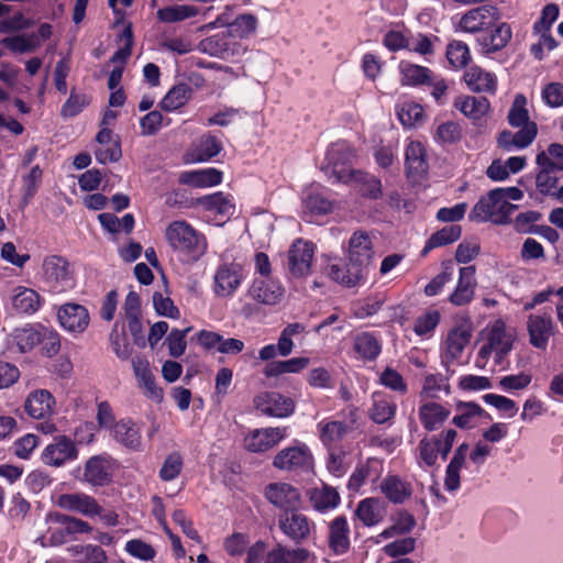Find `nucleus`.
<instances>
[{
  "label": "nucleus",
  "instance_id": "obj_1",
  "mask_svg": "<svg viewBox=\"0 0 563 563\" xmlns=\"http://www.w3.org/2000/svg\"><path fill=\"white\" fill-rule=\"evenodd\" d=\"M373 256L374 250L371 235L363 230L355 231L349 241V263L345 267L331 264L328 275L336 283L346 287H354L364 278L365 271L371 264Z\"/></svg>",
  "mask_w": 563,
  "mask_h": 563
},
{
  "label": "nucleus",
  "instance_id": "obj_2",
  "mask_svg": "<svg viewBox=\"0 0 563 563\" xmlns=\"http://www.w3.org/2000/svg\"><path fill=\"white\" fill-rule=\"evenodd\" d=\"M538 173L536 186L540 194L551 196L563 177V145L552 143L545 151H541L536 157Z\"/></svg>",
  "mask_w": 563,
  "mask_h": 563
},
{
  "label": "nucleus",
  "instance_id": "obj_3",
  "mask_svg": "<svg viewBox=\"0 0 563 563\" xmlns=\"http://www.w3.org/2000/svg\"><path fill=\"white\" fill-rule=\"evenodd\" d=\"M354 157L352 146L344 141H338L329 146L320 169L333 184H351L350 175L355 170L352 168Z\"/></svg>",
  "mask_w": 563,
  "mask_h": 563
},
{
  "label": "nucleus",
  "instance_id": "obj_4",
  "mask_svg": "<svg viewBox=\"0 0 563 563\" xmlns=\"http://www.w3.org/2000/svg\"><path fill=\"white\" fill-rule=\"evenodd\" d=\"M166 239L169 245L186 255L188 261H197L207 249L205 236L184 220L174 221L167 227Z\"/></svg>",
  "mask_w": 563,
  "mask_h": 563
},
{
  "label": "nucleus",
  "instance_id": "obj_5",
  "mask_svg": "<svg viewBox=\"0 0 563 563\" xmlns=\"http://www.w3.org/2000/svg\"><path fill=\"white\" fill-rule=\"evenodd\" d=\"M515 338V331L507 328L504 321H495L488 330L487 342L478 351L475 365L484 368L493 352H495L496 363L500 364L511 351Z\"/></svg>",
  "mask_w": 563,
  "mask_h": 563
},
{
  "label": "nucleus",
  "instance_id": "obj_6",
  "mask_svg": "<svg viewBox=\"0 0 563 563\" xmlns=\"http://www.w3.org/2000/svg\"><path fill=\"white\" fill-rule=\"evenodd\" d=\"M117 470L115 460L107 453L89 457L84 465V471L78 479L92 487H103L112 482Z\"/></svg>",
  "mask_w": 563,
  "mask_h": 563
},
{
  "label": "nucleus",
  "instance_id": "obj_7",
  "mask_svg": "<svg viewBox=\"0 0 563 563\" xmlns=\"http://www.w3.org/2000/svg\"><path fill=\"white\" fill-rule=\"evenodd\" d=\"M43 272L45 282L55 292H62L74 287V272L69 262L59 255H52L44 260Z\"/></svg>",
  "mask_w": 563,
  "mask_h": 563
},
{
  "label": "nucleus",
  "instance_id": "obj_8",
  "mask_svg": "<svg viewBox=\"0 0 563 563\" xmlns=\"http://www.w3.org/2000/svg\"><path fill=\"white\" fill-rule=\"evenodd\" d=\"M500 19L497 7L483 4L468 10L460 20L459 26L468 33H477L493 27Z\"/></svg>",
  "mask_w": 563,
  "mask_h": 563
},
{
  "label": "nucleus",
  "instance_id": "obj_9",
  "mask_svg": "<svg viewBox=\"0 0 563 563\" xmlns=\"http://www.w3.org/2000/svg\"><path fill=\"white\" fill-rule=\"evenodd\" d=\"M254 405L263 415L276 418L290 416L295 410L291 398L277 391H265L254 398Z\"/></svg>",
  "mask_w": 563,
  "mask_h": 563
},
{
  "label": "nucleus",
  "instance_id": "obj_10",
  "mask_svg": "<svg viewBox=\"0 0 563 563\" xmlns=\"http://www.w3.org/2000/svg\"><path fill=\"white\" fill-rule=\"evenodd\" d=\"M78 449L76 443L66 435H57L54 441L48 444L43 453L42 461L49 466L59 467L68 461L76 460Z\"/></svg>",
  "mask_w": 563,
  "mask_h": 563
},
{
  "label": "nucleus",
  "instance_id": "obj_11",
  "mask_svg": "<svg viewBox=\"0 0 563 563\" xmlns=\"http://www.w3.org/2000/svg\"><path fill=\"white\" fill-rule=\"evenodd\" d=\"M313 244L297 239L288 251L287 267L292 277H303L310 272L313 258Z\"/></svg>",
  "mask_w": 563,
  "mask_h": 563
},
{
  "label": "nucleus",
  "instance_id": "obj_12",
  "mask_svg": "<svg viewBox=\"0 0 563 563\" xmlns=\"http://www.w3.org/2000/svg\"><path fill=\"white\" fill-rule=\"evenodd\" d=\"M311 453L307 445L297 444L280 450L273 460V466L280 471H297L308 468L311 464Z\"/></svg>",
  "mask_w": 563,
  "mask_h": 563
},
{
  "label": "nucleus",
  "instance_id": "obj_13",
  "mask_svg": "<svg viewBox=\"0 0 563 563\" xmlns=\"http://www.w3.org/2000/svg\"><path fill=\"white\" fill-rule=\"evenodd\" d=\"M287 428H264L255 429L244 439V445L247 451L254 453L265 452L276 446L286 438Z\"/></svg>",
  "mask_w": 563,
  "mask_h": 563
},
{
  "label": "nucleus",
  "instance_id": "obj_14",
  "mask_svg": "<svg viewBox=\"0 0 563 563\" xmlns=\"http://www.w3.org/2000/svg\"><path fill=\"white\" fill-rule=\"evenodd\" d=\"M243 269L240 264H222L214 275V292L219 297H230L241 285Z\"/></svg>",
  "mask_w": 563,
  "mask_h": 563
},
{
  "label": "nucleus",
  "instance_id": "obj_15",
  "mask_svg": "<svg viewBox=\"0 0 563 563\" xmlns=\"http://www.w3.org/2000/svg\"><path fill=\"white\" fill-rule=\"evenodd\" d=\"M285 288L271 278H255L247 290V296L257 303L274 306L284 297Z\"/></svg>",
  "mask_w": 563,
  "mask_h": 563
},
{
  "label": "nucleus",
  "instance_id": "obj_16",
  "mask_svg": "<svg viewBox=\"0 0 563 563\" xmlns=\"http://www.w3.org/2000/svg\"><path fill=\"white\" fill-rule=\"evenodd\" d=\"M56 505L62 509L87 517L100 516L102 512V507L97 500L85 493L62 494L58 496Z\"/></svg>",
  "mask_w": 563,
  "mask_h": 563
},
{
  "label": "nucleus",
  "instance_id": "obj_17",
  "mask_svg": "<svg viewBox=\"0 0 563 563\" xmlns=\"http://www.w3.org/2000/svg\"><path fill=\"white\" fill-rule=\"evenodd\" d=\"M504 206L503 200L497 201L496 199H490V191L487 196L482 197L473 207L468 214V219L475 222H492L494 224H506L510 221V216L512 214L511 210H507L504 214L503 220H498L499 208Z\"/></svg>",
  "mask_w": 563,
  "mask_h": 563
},
{
  "label": "nucleus",
  "instance_id": "obj_18",
  "mask_svg": "<svg viewBox=\"0 0 563 563\" xmlns=\"http://www.w3.org/2000/svg\"><path fill=\"white\" fill-rule=\"evenodd\" d=\"M112 439L123 448L137 452L142 450L141 429L131 418L120 419L110 430Z\"/></svg>",
  "mask_w": 563,
  "mask_h": 563
},
{
  "label": "nucleus",
  "instance_id": "obj_19",
  "mask_svg": "<svg viewBox=\"0 0 563 563\" xmlns=\"http://www.w3.org/2000/svg\"><path fill=\"white\" fill-rule=\"evenodd\" d=\"M357 420L356 410L350 412V422L338 420H323L318 423L320 440L325 446L331 448L333 444L340 442L350 431L354 429Z\"/></svg>",
  "mask_w": 563,
  "mask_h": 563
},
{
  "label": "nucleus",
  "instance_id": "obj_20",
  "mask_svg": "<svg viewBox=\"0 0 563 563\" xmlns=\"http://www.w3.org/2000/svg\"><path fill=\"white\" fill-rule=\"evenodd\" d=\"M265 496L274 506L285 511L297 508L300 494L297 488L287 483H273L265 489Z\"/></svg>",
  "mask_w": 563,
  "mask_h": 563
},
{
  "label": "nucleus",
  "instance_id": "obj_21",
  "mask_svg": "<svg viewBox=\"0 0 563 563\" xmlns=\"http://www.w3.org/2000/svg\"><path fill=\"white\" fill-rule=\"evenodd\" d=\"M60 325L75 333L84 332L89 324L88 310L78 303H65L58 310Z\"/></svg>",
  "mask_w": 563,
  "mask_h": 563
},
{
  "label": "nucleus",
  "instance_id": "obj_22",
  "mask_svg": "<svg viewBox=\"0 0 563 563\" xmlns=\"http://www.w3.org/2000/svg\"><path fill=\"white\" fill-rule=\"evenodd\" d=\"M279 529L296 544L306 540L310 534L308 518L299 512L285 514L278 518Z\"/></svg>",
  "mask_w": 563,
  "mask_h": 563
},
{
  "label": "nucleus",
  "instance_id": "obj_23",
  "mask_svg": "<svg viewBox=\"0 0 563 563\" xmlns=\"http://www.w3.org/2000/svg\"><path fill=\"white\" fill-rule=\"evenodd\" d=\"M537 133L538 126L536 123H529L516 133L503 131L497 139L498 146L507 152L526 148L534 141Z\"/></svg>",
  "mask_w": 563,
  "mask_h": 563
},
{
  "label": "nucleus",
  "instance_id": "obj_24",
  "mask_svg": "<svg viewBox=\"0 0 563 563\" xmlns=\"http://www.w3.org/2000/svg\"><path fill=\"white\" fill-rule=\"evenodd\" d=\"M530 336V343L537 347L544 350L548 341L553 335V321L549 316L530 314L527 322Z\"/></svg>",
  "mask_w": 563,
  "mask_h": 563
},
{
  "label": "nucleus",
  "instance_id": "obj_25",
  "mask_svg": "<svg viewBox=\"0 0 563 563\" xmlns=\"http://www.w3.org/2000/svg\"><path fill=\"white\" fill-rule=\"evenodd\" d=\"M475 266H466L460 269V277L454 292L449 300L454 306H464L472 301L476 287Z\"/></svg>",
  "mask_w": 563,
  "mask_h": 563
},
{
  "label": "nucleus",
  "instance_id": "obj_26",
  "mask_svg": "<svg viewBox=\"0 0 563 563\" xmlns=\"http://www.w3.org/2000/svg\"><path fill=\"white\" fill-rule=\"evenodd\" d=\"M355 516L366 527L378 525L387 514L384 500L369 497L361 500L355 509Z\"/></svg>",
  "mask_w": 563,
  "mask_h": 563
},
{
  "label": "nucleus",
  "instance_id": "obj_27",
  "mask_svg": "<svg viewBox=\"0 0 563 563\" xmlns=\"http://www.w3.org/2000/svg\"><path fill=\"white\" fill-rule=\"evenodd\" d=\"M328 542L336 554L346 553L350 549V527L344 516H338L330 521Z\"/></svg>",
  "mask_w": 563,
  "mask_h": 563
},
{
  "label": "nucleus",
  "instance_id": "obj_28",
  "mask_svg": "<svg viewBox=\"0 0 563 563\" xmlns=\"http://www.w3.org/2000/svg\"><path fill=\"white\" fill-rule=\"evenodd\" d=\"M54 397L46 389L31 393L24 404L25 412L34 419H45L53 412Z\"/></svg>",
  "mask_w": 563,
  "mask_h": 563
},
{
  "label": "nucleus",
  "instance_id": "obj_29",
  "mask_svg": "<svg viewBox=\"0 0 563 563\" xmlns=\"http://www.w3.org/2000/svg\"><path fill=\"white\" fill-rule=\"evenodd\" d=\"M235 42L224 31L202 40L199 49L210 56L227 58L234 54Z\"/></svg>",
  "mask_w": 563,
  "mask_h": 563
},
{
  "label": "nucleus",
  "instance_id": "obj_30",
  "mask_svg": "<svg viewBox=\"0 0 563 563\" xmlns=\"http://www.w3.org/2000/svg\"><path fill=\"white\" fill-rule=\"evenodd\" d=\"M350 176V185H353L364 198L371 200L382 198V181L378 177L361 169L354 170Z\"/></svg>",
  "mask_w": 563,
  "mask_h": 563
},
{
  "label": "nucleus",
  "instance_id": "obj_31",
  "mask_svg": "<svg viewBox=\"0 0 563 563\" xmlns=\"http://www.w3.org/2000/svg\"><path fill=\"white\" fill-rule=\"evenodd\" d=\"M132 367L134 375L145 389V395L157 402L162 401L163 390L156 386L148 362L144 358L136 357L132 360Z\"/></svg>",
  "mask_w": 563,
  "mask_h": 563
},
{
  "label": "nucleus",
  "instance_id": "obj_32",
  "mask_svg": "<svg viewBox=\"0 0 563 563\" xmlns=\"http://www.w3.org/2000/svg\"><path fill=\"white\" fill-rule=\"evenodd\" d=\"M308 496L312 507L321 512L336 508L341 501L338 490L328 484L309 489Z\"/></svg>",
  "mask_w": 563,
  "mask_h": 563
},
{
  "label": "nucleus",
  "instance_id": "obj_33",
  "mask_svg": "<svg viewBox=\"0 0 563 563\" xmlns=\"http://www.w3.org/2000/svg\"><path fill=\"white\" fill-rule=\"evenodd\" d=\"M464 80L467 87L474 92L495 93L496 91V76L478 66H473L466 70L464 74Z\"/></svg>",
  "mask_w": 563,
  "mask_h": 563
},
{
  "label": "nucleus",
  "instance_id": "obj_34",
  "mask_svg": "<svg viewBox=\"0 0 563 563\" xmlns=\"http://www.w3.org/2000/svg\"><path fill=\"white\" fill-rule=\"evenodd\" d=\"M399 71L400 82L404 86L418 87L432 84L433 73L428 67L401 62Z\"/></svg>",
  "mask_w": 563,
  "mask_h": 563
},
{
  "label": "nucleus",
  "instance_id": "obj_35",
  "mask_svg": "<svg viewBox=\"0 0 563 563\" xmlns=\"http://www.w3.org/2000/svg\"><path fill=\"white\" fill-rule=\"evenodd\" d=\"M11 306L15 313H34L40 308V295L31 288L16 286L11 296Z\"/></svg>",
  "mask_w": 563,
  "mask_h": 563
},
{
  "label": "nucleus",
  "instance_id": "obj_36",
  "mask_svg": "<svg viewBox=\"0 0 563 563\" xmlns=\"http://www.w3.org/2000/svg\"><path fill=\"white\" fill-rule=\"evenodd\" d=\"M41 331L32 325L14 329L8 336V344L11 349L15 347L19 352L31 351L41 342Z\"/></svg>",
  "mask_w": 563,
  "mask_h": 563
},
{
  "label": "nucleus",
  "instance_id": "obj_37",
  "mask_svg": "<svg viewBox=\"0 0 563 563\" xmlns=\"http://www.w3.org/2000/svg\"><path fill=\"white\" fill-rule=\"evenodd\" d=\"M380 490L393 504H402L411 496L410 484L397 475H388L380 483Z\"/></svg>",
  "mask_w": 563,
  "mask_h": 563
},
{
  "label": "nucleus",
  "instance_id": "obj_38",
  "mask_svg": "<svg viewBox=\"0 0 563 563\" xmlns=\"http://www.w3.org/2000/svg\"><path fill=\"white\" fill-rule=\"evenodd\" d=\"M450 410L438 402H427L419 408V418L428 431L438 430L449 418Z\"/></svg>",
  "mask_w": 563,
  "mask_h": 563
},
{
  "label": "nucleus",
  "instance_id": "obj_39",
  "mask_svg": "<svg viewBox=\"0 0 563 563\" xmlns=\"http://www.w3.org/2000/svg\"><path fill=\"white\" fill-rule=\"evenodd\" d=\"M454 106L465 117L473 121L481 120L489 110L490 103L485 97H460L454 101Z\"/></svg>",
  "mask_w": 563,
  "mask_h": 563
},
{
  "label": "nucleus",
  "instance_id": "obj_40",
  "mask_svg": "<svg viewBox=\"0 0 563 563\" xmlns=\"http://www.w3.org/2000/svg\"><path fill=\"white\" fill-rule=\"evenodd\" d=\"M405 164L408 175L421 176L428 170L426 150L420 142H410L406 147Z\"/></svg>",
  "mask_w": 563,
  "mask_h": 563
},
{
  "label": "nucleus",
  "instance_id": "obj_41",
  "mask_svg": "<svg viewBox=\"0 0 563 563\" xmlns=\"http://www.w3.org/2000/svg\"><path fill=\"white\" fill-rule=\"evenodd\" d=\"M67 552L77 563H107L106 551L97 544H74L67 548Z\"/></svg>",
  "mask_w": 563,
  "mask_h": 563
},
{
  "label": "nucleus",
  "instance_id": "obj_42",
  "mask_svg": "<svg viewBox=\"0 0 563 563\" xmlns=\"http://www.w3.org/2000/svg\"><path fill=\"white\" fill-rule=\"evenodd\" d=\"M493 27L494 30L489 35H484L478 38L485 53H494L503 49L511 38V29L507 23L495 24Z\"/></svg>",
  "mask_w": 563,
  "mask_h": 563
},
{
  "label": "nucleus",
  "instance_id": "obj_43",
  "mask_svg": "<svg viewBox=\"0 0 563 563\" xmlns=\"http://www.w3.org/2000/svg\"><path fill=\"white\" fill-rule=\"evenodd\" d=\"M179 180L194 187L216 186L222 181V173L216 168L186 172L180 175Z\"/></svg>",
  "mask_w": 563,
  "mask_h": 563
},
{
  "label": "nucleus",
  "instance_id": "obj_44",
  "mask_svg": "<svg viewBox=\"0 0 563 563\" xmlns=\"http://www.w3.org/2000/svg\"><path fill=\"white\" fill-rule=\"evenodd\" d=\"M472 333L468 329L459 327L451 330L446 336L445 357L449 361L457 360L471 340Z\"/></svg>",
  "mask_w": 563,
  "mask_h": 563
},
{
  "label": "nucleus",
  "instance_id": "obj_45",
  "mask_svg": "<svg viewBox=\"0 0 563 563\" xmlns=\"http://www.w3.org/2000/svg\"><path fill=\"white\" fill-rule=\"evenodd\" d=\"M197 203L202 206L206 210L214 212L220 216L229 217L234 211V205L221 191L200 197L197 199Z\"/></svg>",
  "mask_w": 563,
  "mask_h": 563
},
{
  "label": "nucleus",
  "instance_id": "obj_46",
  "mask_svg": "<svg viewBox=\"0 0 563 563\" xmlns=\"http://www.w3.org/2000/svg\"><path fill=\"white\" fill-rule=\"evenodd\" d=\"M192 88L188 84H178L174 86L161 101V107L165 111H173L183 107L191 97Z\"/></svg>",
  "mask_w": 563,
  "mask_h": 563
},
{
  "label": "nucleus",
  "instance_id": "obj_47",
  "mask_svg": "<svg viewBox=\"0 0 563 563\" xmlns=\"http://www.w3.org/2000/svg\"><path fill=\"white\" fill-rule=\"evenodd\" d=\"M462 228L457 224L446 225L438 232L433 233L426 243L422 251L427 254L430 250L444 246L457 241L461 238Z\"/></svg>",
  "mask_w": 563,
  "mask_h": 563
},
{
  "label": "nucleus",
  "instance_id": "obj_48",
  "mask_svg": "<svg viewBox=\"0 0 563 563\" xmlns=\"http://www.w3.org/2000/svg\"><path fill=\"white\" fill-rule=\"evenodd\" d=\"M1 44L9 48L11 52L19 54L33 53L41 45L38 41V35H36L35 33L30 35H16L4 37L1 40Z\"/></svg>",
  "mask_w": 563,
  "mask_h": 563
},
{
  "label": "nucleus",
  "instance_id": "obj_49",
  "mask_svg": "<svg viewBox=\"0 0 563 563\" xmlns=\"http://www.w3.org/2000/svg\"><path fill=\"white\" fill-rule=\"evenodd\" d=\"M354 350L365 360L374 361L380 354L382 346L378 340L368 332L356 335Z\"/></svg>",
  "mask_w": 563,
  "mask_h": 563
},
{
  "label": "nucleus",
  "instance_id": "obj_50",
  "mask_svg": "<svg viewBox=\"0 0 563 563\" xmlns=\"http://www.w3.org/2000/svg\"><path fill=\"white\" fill-rule=\"evenodd\" d=\"M198 12L199 11L195 5L176 4L159 9L157 11V18L162 22L174 23L195 16Z\"/></svg>",
  "mask_w": 563,
  "mask_h": 563
},
{
  "label": "nucleus",
  "instance_id": "obj_51",
  "mask_svg": "<svg viewBox=\"0 0 563 563\" xmlns=\"http://www.w3.org/2000/svg\"><path fill=\"white\" fill-rule=\"evenodd\" d=\"M522 191L517 187H507V188H495L490 190V199H496L504 202V206L499 208L498 220L500 221L504 218V214L507 210H511L512 212L518 208L516 205L509 202V200H520L522 198Z\"/></svg>",
  "mask_w": 563,
  "mask_h": 563
},
{
  "label": "nucleus",
  "instance_id": "obj_52",
  "mask_svg": "<svg viewBox=\"0 0 563 563\" xmlns=\"http://www.w3.org/2000/svg\"><path fill=\"white\" fill-rule=\"evenodd\" d=\"M256 18L252 14H241L228 25L225 32L230 38H243L255 31Z\"/></svg>",
  "mask_w": 563,
  "mask_h": 563
},
{
  "label": "nucleus",
  "instance_id": "obj_53",
  "mask_svg": "<svg viewBox=\"0 0 563 563\" xmlns=\"http://www.w3.org/2000/svg\"><path fill=\"white\" fill-rule=\"evenodd\" d=\"M396 405L383 397H375L369 410V418L378 424L394 419L396 415Z\"/></svg>",
  "mask_w": 563,
  "mask_h": 563
},
{
  "label": "nucleus",
  "instance_id": "obj_54",
  "mask_svg": "<svg viewBox=\"0 0 563 563\" xmlns=\"http://www.w3.org/2000/svg\"><path fill=\"white\" fill-rule=\"evenodd\" d=\"M526 106L527 98L523 95L518 93L515 97V100L508 113V122L511 126L523 128L529 123H534L533 121H530Z\"/></svg>",
  "mask_w": 563,
  "mask_h": 563
},
{
  "label": "nucleus",
  "instance_id": "obj_55",
  "mask_svg": "<svg viewBox=\"0 0 563 563\" xmlns=\"http://www.w3.org/2000/svg\"><path fill=\"white\" fill-rule=\"evenodd\" d=\"M51 519L64 527L68 536L88 533L92 530L87 521L68 515L52 514Z\"/></svg>",
  "mask_w": 563,
  "mask_h": 563
},
{
  "label": "nucleus",
  "instance_id": "obj_56",
  "mask_svg": "<svg viewBox=\"0 0 563 563\" xmlns=\"http://www.w3.org/2000/svg\"><path fill=\"white\" fill-rule=\"evenodd\" d=\"M446 58L454 68H463L471 60L468 46L461 41H453L446 47Z\"/></svg>",
  "mask_w": 563,
  "mask_h": 563
},
{
  "label": "nucleus",
  "instance_id": "obj_57",
  "mask_svg": "<svg viewBox=\"0 0 563 563\" xmlns=\"http://www.w3.org/2000/svg\"><path fill=\"white\" fill-rule=\"evenodd\" d=\"M457 409L461 410L462 413L453 418V423L462 429L470 428L472 418L476 416H485L489 418V415L475 402H461L457 406Z\"/></svg>",
  "mask_w": 563,
  "mask_h": 563
},
{
  "label": "nucleus",
  "instance_id": "obj_58",
  "mask_svg": "<svg viewBox=\"0 0 563 563\" xmlns=\"http://www.w3.org/2000/svg\"><path fill=\"white\" fill-rule=\"evenodd\" d=\"M443 271L433 277L424 287V294L429 297L438 295L443 286L452 279L453 276V263L446 261L442 263Z\"/></svg>",
  "mask_w": 563,
  "mask_h": 563
},
{
  "label": "nucleus",
  "instance_id": "obj_59",
  "mask_svg": "<svg viewBox=\"0 0 563 563\" xmlns=\"http://www.w3.org/2000/svg\"><path fill=\"white\" fill-rule=\"evenodd\" d=\"M190 330L191 327H188L184 330L173 329L168 333L166 338V344L170 356L176 358L185 353L187 346L186 335Z\"/></svg>",
  "mask_w": 563,
  "mask_h": 563
},
{
  "label": "nucleus",
  "instance_id": "obj_60",
  "mask_svg": "<svg viewBox=\"0 0 563 563\" xmlns=\"http://www.w3.org/2000/svg\"><path fill=\"white\" fill-rule=\"evenodd\" d=\"M109 339L115 355L120 360L126 361L132 354V346L128 343L124 331L119 332L118 323L114 324Z\"/></svg>",
  "mask_w": 563,
  "mask_h": 563
},
{
  "label": "nucleus",
  "instance_id": "obj_61",
  "mask_svg": "<svg viewBox=\"0 0 563 563\" xmlns=\"http://www.w3.org/2000/svg\"><path fill=\"white\" fill-rule=\"evenodd\" d=\"M181 468L183 459L179 453L174 452L165 459L159 470V477L165 482L173 481L179 475Z\"/></svg>",
  "mask_w": 563,
  "mask_h": 563
},
{
  "label": "nucleus",
  "instance_id": "obj_62",
  "mask_svg": "<svg viewBox=\"0 0 563 563\" xmlns=\"http://www.w3.org/2000/svg\"><path fill=\"white\" fill-rule=\"evenodd\" d=\"M423 109L418 103H404L398 110V118L406 128L415 126L421 121Z\"/></svg>",
  "mask_w": 563,
  "mask_h": 563
},
{
  "label": "nucleus",
  "instance_id": "obj_63",
  "mask_svg": "<svg viewBox=\"0 0 563 563\" xmlns=\"http://www.w3.org/2000/svg\"><path fill=\"white\" fill-rule=\"evenodd\" d=\"M222 150L221 142L212 135H203L198 148V159L208 161L218 155Z\"/></svg>",
  "mask_w": 563,
  "mask_h": 563
},
{
  "label": "nucleus",
  "instance_id": "obj_64",
  "mask_svg": "<svg viewBox=\"0 0 563 563\" xmlns=\"http://www.w3.org/2000/svg\"><path fill=\"white\" fill-rule=\"evenodd\" d=\"M542 99L552 108L563 106V84L550 82L542 90Z\"/></svg>",
  "mask_w": 563,
  "mask_h": 563
}]
</instances>
